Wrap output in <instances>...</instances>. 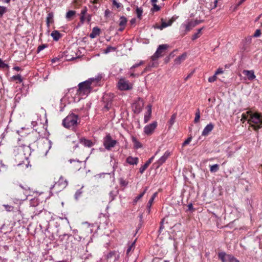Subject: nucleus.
<instances>
[{"instance_id": "43", "label": "nucleus", "mask_w": 262, "mask_h": 262, "mask_svg": "<svg viewBox=\"0 0 262 262\" xmlns=\"http://www.w3.org/2000/svg\"><path fill=\"white\" fill-rule=\"evenodd\" d=\"M47 47V45L46 44H42L41 45L39 46L37 50V52L39 53L40 51H41V50H42Z\"/></svg>"}, {"instance_id": "47", "label": "nucleus", "mask_w": 262, "mask_h": 262, "mask_svg": "<svg viewBox=\"0 0 262 262\" xmlns=\"http://www.w3.org/2000/svg\"><path fill=\"white\" fill-rule=\"evenodd\" d=\"M192 140V137H188L183 143L182 144V146H186V145L188 144L190 141H191Z\"/></svg>"}, {"instance_id": "35", "label": "nucleus", "mask_w": 262, "mask_h": 262, "mask_svg": "<svg viewBox=\"0 0 262 262\" xmlns=\"http://www.w3.org/2000/svg\"><path fill=\"white\" fill-rule=\"evenodd\" d=\"M136 241V239L133 242L131 245L128 247L127 251H126V254L128 255L130 251L132 250H134L135 247V243Z\"/></svg>"}, {"instance_id": "38", "label": "nucleus", "mask_w": 262, "mask_h": 262, "mask_svg": "<svg viewBox=\"0 0 262 262\" xmlns=\"http://www.w3.org/2000/svg\"><path fill=\"white\" fill-rule=\"evenodd\" d=\"M7 7L0 6V16H3V15L7 12Z\"/></svg>"}, {"instance_id": "46", "label": "nucleus", "mask_w": 262, "mask_h": 262, "mask_svg": "<svg viewBox=\"0 0 262 262\" xmlns=\"http://www.w3.org/2000/svg\"><path fill=\"white\" fill-rule=\"evenodd\" d=\"M216 75L214 74V75H213L212 76L209 77L208 81L209 82H213L215 81L216 80Z\"/></svg>"}, {"instance_id": "31", "label": "nucleus", "mask_w": 262, "mask_h": 262, "mask_svg": "<svg viewBox=\"0 0 262 262\" xmlns=\"http://www.w3.org/2000/svg\"><path fill=\"white\" fill-rule=\"evenodd\" d=\"M219 169V165L217 164L210 166V171L211 172H215Z\"/></svg>"}, {"instance_id": "3", "label": "nucleus", "mask_w": 262, "mask_h": 262, "mask_svg": "<svg viewBox=\"0 0 262 262\" xmlns=\"http://www.w3.org/2000/svg\"><path fill=\"white\" fill-rule=\"evenodd\" d=\"M92 80H88L79 83L76 95L83 96L89 94L92 90Z\"/></svg>"}, {"instance_id": "23", "label": "nucleus", "mask_w": 262, "mask_h": 262, "mask_svg": "<svg viewBox=\"0 0 262 262\" xmlns=\"http://www.w3.org/2000/svg\"><path fill=\"white\" fill-rule=\"evenodd\" d=\"M51 35L55 41H58L61 37V34L57 30L53 31Z\"/></svg>"}, {"instance_id": "55", "label": "nucleus", "mask_w": 262, "mask_h": 262, "mask_svg": "<svg viewBox=\"0 0 262 262\" xmlns=\"http://www.w3.org/2000/svg\"><path fill=\"white\" fill-rule=\"evenodd\" d=\"M153 202H154L153 198H150L147 203V207L151 208V206L152 205Z\"/></svg>"}, {"instance_id": "57", "label": "nucleus", "mask_w": 262, "mask_h": 262, "mask_svg": "<svg viewBox=\"0 0 262 262\" xmlns=\"http://www.w3.org/2000/svg\"><path fill=\"white\" fill-rule=\"evenodd\" d=\"M85 19V15H80V21L81 24H83Z\"/></svg>"}, {"instance_id": "24", "label": "nucleus", "mask_w": 262, "mask_h": 262, "mask_svg": "<svg viewBox=\"0 0 262 262\" xmlns=\"http://www.w3.org/2000/svg\"><path fill=\"white\" fill-rule=\"evenodd\" d=\"M53 17L54 14L53 12H50L48 13L47 19L46 23L48 27H50V24L53 22Z\"/></svg>"}, {"instance_id": "33", "label": "nucleus", "mask_w": 262, "mask_h": 262, "mask_svg": "<svg viewBox=\"0 0 262 262\" xmlns=\"http://www.w3.org/2000/svg\"><path fill=\"white\" fill-rule=\"evenodd\" d=\"M195 115V118L194 120V122L195 123H196L199 121V120L200 118V111L199 108L197 109Z\"/></svg>"}, {"instance_id": "15", "label": "nucleus", "mask_w": 262, "mask_h": 262, "mask_svg": "<svg viewBox=\"0 0 262 262\" xmlns=\"http://www.w3.org/2000/svg\"><path fill=\"white\" fill-rule=\"evenodd\" d=\"M214 128V125L210 123L206 125V126L203 129L202 135L206 136L209 134L210 132H211Z\"/></svg>"}, {"instance_id": "26", "label": "nucleus", "mask_w": 262, "mask_h": 262, "mask_svg": "<svg viewBox=\"0 0 262 262\" xmlns=\"http://www.w3.org/2000/svg\"><path fill=\"white\" fill-rule=\"evenodd\" d=\"M76 14V11L74 10H70L66 13V17L67 19L70 20Z\"/></svg>"}, {"instance_id": "32", "label": "nucleus", "mask_w": 262, "mask_h": 262, "mask_svg": "<svg viewBox=\"0 0 262 262\" xmlns=\"http://www.w3.org/2000/svg\"><path fill=\"white\" fill-rule=\"evenodd\" d=\"M133 141L134 142V147L138 149L142 147L141 143L138 141L135 138H133Z\"/></svg>"}, {"instance_id": "48", "label": "nucleus", "mask_w": 262, "mask_h": 262, "mask_svg": "<svg viewBox=\"0 0 262 262\" xmlns=\"http://www.w3.org/2000/svg\"><path fill=\"white\" fill-rule=\"evenodd\" d=\"M113 5L116 6L117 8H119L121 7V4L120 3H118L116 0L112 1Z\"/></svg>"}, {"instance_id": "64", "label": "nucleus", "mask_w": 262, "mask_h": 262, "mask_svg": "<svg viewBox=\"0 0 262 262\" xmlns=\"http://www.w3.org/2000/svg\"><path fill=\"white\" fill-rule=\"evenodd\" d=\"M170 59L171 58L168 56L166 57L164 59V62L165 63H167L169 61Z\"/></svg>"}, {"instance_id": "2", "label": "nucleus", "mask_w": 262, "mask_h": 262, "mask_svg": "<svg viewBox=\"0 0 262 262\" xmlns=\"http://www.w3.org/2000/svg\"><path fill=\"white\" fill-rule=\"evenodd\" d=\"M78 115H75L74 113L70 114L62 120V125L67 128L70 129V128H72V129H74L78 124Z\"/></svg>"}, {"instance_id": "14", "label": "nucleus", "mask_w": 262, "mask_h": 262, "mask_svg": "<svg viewBox=\"0 0 262 262\" xmlns=\"http://www.w3.org/2000/svg\"><path fill=\"white\" fill-rule=\"evenodd\" d=\"M69 161L71 164H73L72 165V167L74 169L79 170L81 168V166H82V162L81 161H80L79 160H72V159H70L69 160Z\"/></svg>"}, {"instance_id": "22", "label": "nucleus", "mask_w": 262, "mask_h": 262, "mask_svg": "<svg viewBox=\"0 0 262 262\" xmlns=\"http://www.w3.org/2000/svg\"><path fill=\"white\" fill-rule=\"evenodd\" d=\"M187 56V54L186 53H184L181 56H179L177 58H176L174 60V62L177 64H180L182 61H184Z\"/></svg>"}, {"instance_id": "41", "label": "nucleus", "mask_w": 262, "mask_h": 262, "mask_svg": "<svg viewBox=\"0 0 262 262\" xmlns=\"http://www.w3.org/2000/svg\"><path fill=\"white\" fill-rule=\"evenodd\" d=\"M3 206L5 207V209L8 212L12 211L14 208L13 206L9 205H3Z\"/></svg>"}, {"instance_id": "39", "label": "nucleus", "mask_w": 262, "mask_h": 262, "mask_svg": "<svg viewBox=\"0 0 262 262\" xmlns=\"http://www.w3.org/2000/svg\"><path fill=\"white\" fill-rule=\"evenodd\" d=\"M11 79L13 80H18L19 81V82L20 83L23 81V78H21V76L19 75V74H18L17 75H14V76H13L12 77H11Z\"/></svg>"}, {"instance_id": "21", "label": "nucleus", "mask_w": 262, "mask_h": 262, "mask_svg": "<svg viewBox=\"0 0 262 262\" xmlns=\"http://www.w3.org/2000/svg\"><path fill=\"white\" fill-rule=\"evenodd\" d=\"M184 26L185 27V31L186 32H189L193 28L195 27V24L193 20H191L187 24H184Z\"/></svg>"}, {"instance_id": "19", "label": "nucleus", "mask_w": 262, "mask_h": 262, "mask_svg": "<svg viewBox=\"0 0 262 262\" xmlns=\"http://www.w3.org/2000/svg\"><path fill=\"white\" fill-rule=\"evenodd\" d=\"M154 159V157H152L150 158L148 160H147L146 163L144 164V165H143L140 168V172L141 173H143L144 171L147 169V168L148 167L149 164L151 163L152 161V160Z\"/></svg>"}, {"instance_id": "29", "label": "nucleus", "mask_w": 262, "mask_h": 262, "mask_svg": "<svg viewBox=\"0 0 262 262\" xmlns=\"http://www.w3.org/2000/svg\"><path fill=\"white\" fill-rule=\"evenodd\" d=\"M136 14H137V17L138 18H139L140 19H141L142 15V13H143V9H142V8H141V7H137L136 9Z\"/></svg>"}, {"instance_id": "5", "label": "nucleus", "mask_w": 262, "mask_h": 262, "mask_svg": "<svg viewBox=\"0 0 262 262\" xmlns=\"http://www.w3.org/2000/svg\"><path fill=\"white\" fill-rule=\"evenodd\" d=\"M117 143V141L115 140H113L109 134L104 138L103 145L107 150L111 149L112 148L115 147Z\"/></svg>"}, {"instance_id": "27", "label": "nucleus", "mask_w": 262, "mask_h": 262, "mask_svg": "<svg viewBox=\"0 0 262 262\" xmlns=\"http://www.w3.org/2000/svg\"><path fill=\"white\" fill-rule=\"evenodd\" d=\"M135 110L134 112L135 113L139 114L141 112L142 109V106H141L139 103H135L134 104Z\"/></svg>"}, {"instance_id": "36", "label": "nucleus", "mask_w": 262, "mask_h": 262, "mask_svg": "<svg viewBox=\"0 0 262 262\" xmlns=\"http://www.w3.org/2000/svg\"><path fill=\"white\" fill-rule=\"evenodd\" d=\"M147 190V187H146L143 192L141 193L139 195H138L137 196H136L135 198L134 201L135 202H137L138 200H139L141 198H142L143 196V195H144V194L145 193Z\"/></svg>"}, {"instance_id": "53", "label": "nucleus", "mask_w": 262, "mask_h": 262, "mask_svg": "<svg viewBox=\"0 0 262 262\" xmlns=\"http://www.w3.org/2000/svg\"><path fill=\"white\" fill-rule=\"evenodd\" d=\"M87 11H88L87 8L86 7H84L82 9V10L81 11L80 15H86Z\"/></svg>"}, {"instance_id": "60", "label": "nucleus", "mask_w": 262, "mask_h": 262, "mask_svg": "<svg viewBox=\"0 0 262 262\" xmlns=\"http://www.w3.org/2000/svg\"><path fill=\"white\" fill-rule=\"evenodd\" d=\"M85 16H86L85 18H86V19L88 23L90 22V21L91 20V17H92L91 15H90V14H86Z\"/></svg>"}, {"instance_id": "8", "label": "nucleus", "mask_w": 262, "mask_h": 262, "mask_svg": "<svg viewBox=\"0 0 262 262\" xmlns=\"http://www.w3.org/2000/svg\"><path fill=\"white\" fill-rule=\"evenodd\" d=\"M118 86L121 91L130 90L133 88V85L128 81L124 79H120L118 83Z\"/></svg>"}, {"instance_id": "10", "label": "nucleus", "mask_w": 262, "mask_h": 262, "mask_svg": "<svg viewBox=\"0 0 262 262\" xmlns=\"http://www.w3.org/2000/svg\"><path fill=\"white\" fill-rule=\"evenodd\" d=\"M157 126V122H153L152 123L145 126L144 128V132L147 135H150L154 132Z\"/></svg>"}, {"instance_id": "28", "label": "nucleus", "mask_w": 262, "mask_h": 262, "mask_svg": "<svg viewBox=\"0 0 262 262\" xmlns=\"http://www.w3.org/2000/svg\"><path fill=\"white\" fill-rule=\"evenodd\" d=\"M127 23V18L124 16H121L120 18V21H119V26L120 27H125Z\"/></svg>"}, {"instance_id": "17", "label": "nucleus", "mask_w": 262, "mask_h": 262, "mask_svg": "<svg viewBox=\"0 0 262 262\" xmlns=\"http://www.w3.org/2000/svg\"><path fill=\"white\" fill-rule=\"evenodd\" d=\"M126 162L130 165H137L139 162V159L137 157H128L126 159Z\"/></svg>"}, {"instance_id": "37", "label": "nucleus", "mask_w": 262, "mask_h": 262, "mask_svg": "<svg viewBox=\"0 0 262 262\" xmlns=\"http://www.w3.org/2000/svg\"><path fill=\"white\" fill-rule=\"evenodd\" d=\"M203 29V28H202L198 30V32L192 35V40H195L196 39L200 37V34L201 33V31Z\"/></svg>"}, {"instance_id": "50", "label": "nucleus", "mask_w": 262, "mask_h": 262, "mask_svg": "<svg viewBox=\"0 0 262 262\" xmlns=\"http://www.w3.org/2000/svg\"><path fill=\"white\" fill-rule=\"evenodd\" d=\"M81 193H82V192L80 190H77L75 194V199L76 200H77L80 196Z\"/></svg>"}, {"instance_id": "56", "label": "nucleus", "mask_w": 262, "mask_h": 262, "mask_svg": "<svg viewBox=\"0 0 262 262\" xmlns=\"http://www.w3.org/2000/svg\"><path fill=\"white\" fill-rule=\"evenodd\" d=\"M111 13H112L111 11L109 9H106L105 11V13H104L105 17H109L110 15L111 14Z\"/></svg>"}, {"instance_id": "34", "label": "nucleus", "mask_w": 262, "mask_h": 262, "mask_svg": "<svg viewBox=\"0 0 262 262\" xmlns=\"http://www.w3.org/2000/svg\"><path fill=\"white\" fill-rule=\"evenodd\" d=\"M117 48L116 47L108 46L106 48V49L104 50V53L105 54H107L111 51H115Z\"/></svg>"}, {"instance_id": "20", "label": "nucleus", "mask_w": 262, "mask_h": 262, "mask_svg": "<svg viewBox=\"0 0 262 262\" xmlns=\"http://www.w3.org/2000/svg\"><path fill=\"white\" fill-rule=\"evenodd\" d=\"M100 29L97 27H94L92 30V33L90 34V37L92 38H95L100 34Z\"/></svg>"}, {"instance_id": "13", "label": "nucleus", "mask_w": 262, "mask_h": 262, "mask_svg": "<svg viewBox=\"0 0 262 262\" xmlns=\"http://www.w3.org/2000/svg\"><path fill=\"white\" fill-rule=\"evenodd\" d=\"M243 74L247 77L248 80H253L256 77L254 72L253 70H244Z\"/></svg>"}, {"instance_id": "52", "label": "nucleus", "mask_w": 262, "mask_h": 262, "mask_svg": "<svg viewBox=\"0 0 262 262\" xmlns=\"http://www.w3.org/2000/svg\"><path fill=\"white\" fill-rule=\"evenodd\" d=\"M152 6H153V8H152L153 11H158L160 10V7L158 5H157L156 4H154V5H152Z\"/></svg>"}, {"instance_id": "40", "label": "nucleus", "mask_w": 262, "mask_h": 262, "mask_svg": "<svg viewBox=\"0 0 262 262\" xmlns=\"http://www.w3.org/2000/svg\"><path fill=\"white\" fill-rule=\"evenodd\" d=\"M9 68L8 64L4 63V62L3 61V60L0 58V69H7Z\"/></svg>"}, {"instance_id": "16", "label": "nucleus", "mask_w": 262, "mask_h": 262, "mask_svg": "<svg viewBox=\"0 0 262 262\" xmlns=\"http://www.w3.org/2000/svg\"><path fill=\"white\" fill-rule=\"evenodd\" d=\"M170 153L168 151H166L164 155L161 157L157 161V167L163 164L169 157Z\"/></svg>"}, {"instance_id": "11", "label": "nucleus", "mask_w": 262, "mask_h": 262, "mask_svg": "<svg viewBox=\"0 0 262 262\" xmlns=\"http://www.w3.org/2000/svg\"><path fill=\"white\" fill-rule=\"evenodd\" d=\"M174 21V19L172 18L171 19H170L168 20V24H167L166 22H165L163 21V18H162L161 19L162 24H161V26H158V25H156L154 26V27H155V28L162 30L164 28H166L167 27L171 26Z\"/></svg>"}, {"instance_id": "12", "label": "nucleus", "mask_w": 262, "mask_h": 262, "mask_svg": "<svg viewBox=\"0 0 262 262\" xmlns=\"http://www.w3.org/2000/svg\"><path fill=\"white\" fill-rule=\"evenodd\" d=\"M79 142L85 147H91L94 144L92 140L87 139L84 137L81 138L79 139Z\"/></svg>"}, {"instance_id": "6", "label": "nucleus", "mask_w": 262, "mask_h": 262, "mask_svg": "<svg viewBox=\"0 0 262 262\" xmlns=\"http://www.w3.org/2000/svg\"><path fill=\"white\" fill-rule=\"evenodd\" d=\"M218 256L222 262H239L234 256L227 254L224 252L219 253Z\"/></svg>"}, {"instance_id": "25", "label": "nucleus", "mask_w": 262, "mask_h": 262, "mask_svg": "<svg viewBox=\"0 0 262 262\" xmlns=\"http://www.w3.org/2000/svg\"><path fill=\"white\" fill-rule=\"evenodd\" d=\"M25 138L28 142V143L29 146L31 144V143L34 142L35 141V139L33 138V134H28Z\"/></svg>"}, {"instance_id": "54", "label": "nucleus", "mask_w": 262, "mask_h": 262, "mask_svg": "<svg viewBox=\"0 0 262 262\" xmlns=\"http://www.w3.org/2000/svg\"><path fill=\"white\" fill-rule=\"evenodd\" d=\"M188 211H190L191 212H192L194 210V209L193 208L192 204H189L188 205Z\"/></svg>"}, {"instance_id": "45", "label": "nucleus", "mask_w": 262, "mask_h": 262, "mask_svg": "<svg viewBox=\"0 0 262 262\" xmlns=\"http://www.w3.org/2000/svg\"><path fill=\"white\" fill-rule=\"evenodd\" d=\"M261 31L260 29H257L255 33H254V34L253 35V36L254 37H259L261 35Z\"/></svg>"}, {"instance_id": "18", "label": "nucleus", "mask_w": 262, "mask_h": 262, "mask_svg": "<svg viewBox=\"0 0 262 262\" xmlns=\"http://www.w3.org/2000/svg\"><path fill=\"white\" fill-rule=\"evenodd\" d=\"M151 115V105H148L147 106V111L145 113L144 117L145 123H147L150 119Z\"/></svg>"}, {"instance_id": "62", "label": "nucleus", "mask_w": 262, "mask_h": 262, "mask_svg": "<svg viewBox=\"0 0 262 262\" xmlns=\"http://www.w3.org/2000/svg\"><path fill=\"white\" fill-rule=\"evenodd\" d=\"M177 50H174L172 52H171L168 55V56L170 58H173L174 56H175V54H174V52L176 51H177Z\"/></svg>"}, {"instance_id": "30", "label": "nucleus", "mask_w": 262, "mask_h": 262, "mask_svg": "<svg viewBox=\"0 0 262 262\" xmlns=\"http://www.w3.org/2000/svg\"><path fill=\"white\" fill-rule=\"evenodd\" d=\"M176 117H177V114L176 113L173 114L171 116V118H170V120L168 121V123L169 124V127H171L173 124V123L175 122Z\"/></svg>"}, {"instance_id": "61", "label": "nucleus", "mask_w": 262, "mask_h": 262, "mask_svg": "<svg viewBox=\"0 0 262 262\" xmlns=\"http://www.w3.org/2000/svg\"><path fill=\"white\" fill-rule=\"evenodd\" d=\"M115 254V252H110L107 256V258H112L113 257V256Z\"/></svg>"}, {"instance_id": "63", "label": "nucleus", "mask_w": 262, "mask_h": 262, "mask_svg": "<svg viewBox=\"0 0 262 262\" xmlns=\"http://www.w3.org/2000/svg\"><path fill=\"white\" fill-rule=\"evenodd\" d=\"M193 22L195 24V26H196V25H199V24L202 23L203 20H195L193 21Z\"/></svg>"}, {"instance_id": "51", "label": "nucleus", "mask_w": 262, "mask_h": 262, "mask_svg": "<svg viewBox=\"0 0 262 262\" xmlns=\"http://www.w3.org/2000/svg\"><path fill=\"white\" fill-rule=\"evenodd\" d=\"M249 115L247 114V113L245 114V113H243L242 115V119H241V120L242 121H243V122L245 121L246 120H247V118H248V116Z\"/></svg>"}, {"instance_id": "42", "label": "nucleus", "mask_w": 262, "mask_h": 262, "mask_svg": "<svg viewBox=\"0 0 262 262\" xmlns=\"http://www.w3.org/2000/svg\"><path fill=\"white\" fill-rule=\"evenodd\" d=\"M120 184L122 186H126L128 184V182L124 180L123 178H120L119 180Z\"/></svg>"}, {"instance_id": "44", "label": "nucleus", "mask_w": 262, "mask_h": 262, "mask_svg": "<svg viewBox=\"0 0 262 262\" xmlns=\"http://www.w3.org/2000/svg\"><path fill=\"white\" fill-rule=\"evenodd\" d=\"M144 64L143 61H140L139 63H136L130 68V70H133L134 69Z\"/></svg>"}, {"instance_id": "4", "label": "nucleus", "mask_w": 262, "mask_h": 262, "mask_svg": "<svg viewBox=\"0 0 262 262\" xmlns=\"http://www.w3.org/2000/svg\"><path fill=\"white\" fill-rule=\"evenodd\" d=\"M169 46L167 44H163L159 45L157 51L151 57L152 61L157 60L159 58L163 56Z\"/></svg>"}, {"instance_id": "9", "label": "nucleus", "mask_w": 262, "mask_h": 262, "mask_svg": "<svg viewBox=\"0 0 262 262\" xmlns=\"http://www.w3.org/2000/svg\"><path fill=\"white\" fill-rule=\"evenodd\" d=\"M113 94H106L103 96V101L104 103V108L108 111L112 106Z\"/></svg>"}, {"instance_id": "49", "label": "nucleus", "mask_w": 262, "mask_h": 262, "mask_svg": "<svg viewBox=\"0 0 262 262\" xmlns=\"http://www.w3.org/2000/svg\"><path fill=\"white\" fill-rule=\"evenodd\" d=\"M164 221V219H163L160 222V226L159 230V232H160V233L161 232L162 230L164 228V226H163Z\"/></svg>"}, {"instance_id": "58", "label": "nucleus", "mask_w": 262, "mask_h": 262, "mask_svg": "<svg viewBox=\"0 0 262 262\" xmlns=\"http://www.w3.org/2000/svg\"><path fill=\"white\" fill-rule=\"evenodd\" d=\"M223 73V70H222V68H219L215 72V74L216 75H218V74H222Z\"/></svg>"}, {"instance_id": "59", "label": "nucleus", "mask_w": 262, "mask_h": 262, "mask_svg": "<svg viewBox=\"0 0 262 262\" xmlns=\"http://www.w3.org/2000/svg\"><path fill=\"white\" fill-rule=\"evenodd\" d=\"M193 73H194V71L191 72L190 74H189L187 75V76L185 78V79H184L185 81H187L189 78H190L193 74Z\"/></svg>"}, {"instance_id": "7", "label": "nucleus", "mask_w": 262, "mask_h": 262, "mask_svg": "<svg viewBox=\"0 0 262 262\" xmlns=\"http://www.w3.org/2000/svg\"><path fill=\"white\" fill-rule=\"evenodd\" d=\"M68 185V181L63 177H60L58 181L55 183L52 188H56L57 191H61Z\"/></svg>"}, {"instance_id": "1", "label": "nucleus", "mask_w": 262, "mask_h": 262, "mask_svg": "<svg viewBox=\"0 0 262 262\" xmlns=\"http://www.w3.org/2000/svg\"><path fill=\"white\" fill-rule=\"evenodd\" d=\"M246 113L250 116L248 122L255 130L257 131L262 127V116L260 114L252 113L251 111H247Z\"/></svg>"}]
</instances>
